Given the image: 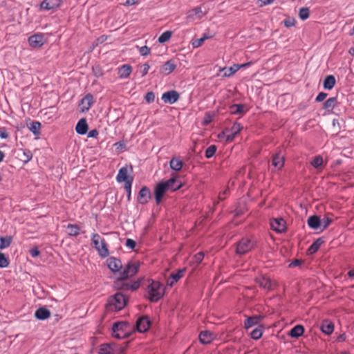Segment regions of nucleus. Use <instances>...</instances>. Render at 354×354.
Masks as SVG:
<instances>
[{"label":"nucleus","instance_id":"obj_5","mask_svg":"<svg viewBox=\"0 0 354 354\" xmlns=\"http://www.w3.org/2000/svg\"><path fill=\"white\" fill-rule=\"evenodd\" d=\"M257 246V240L251 237H243L236 243L235 252L239 256L244 255Z\"/></svg>","mask_w":354,"mask_h":354},{"label":"nucleus","instance_id":"obj_19","mask_svg":"<svg viewBox=\"0 0 354 354\" xmlns=\"http://www.w3.org/2000/svg\"><path fill=\"white\" fill-rule=\"evenodd\" d=\"M17 156L24 163H27L32 158V153L29 149H19L17 151Z\"/></svg>","mask_w":354,"mask_h":354},{"label":"nucleus","instance_id":"obj_38","mask_svg":"<svg viewBox=\"0 0 354 354\" xmlns=\"http://www.w3.org/2000/svg\"><path fill=\"white\" fill-rule=\"evenodd\" d=\"M169 165L171 169L178 171L182 169L183 163L179 158H173L170 160Z\"/></svg>","mask_w":354,"mask_h":354},{"label":"nucleus","instance_id":"obj_20","mask_svg":"<svg viewBox=\"0 0 354 354\" xmlns=\"http://www.w3.org/2000/svg\"><path fill=\"white\" fill-rule=\"evenodd\" d=\"M130 179H133L132 176L128 175V169L126 167H122L119 169L118 174L116 176V180L118 183L129 181Z\"/></svg>","mask_w":354,"mask_h":354},{"label":"nucleus","instance_id":"obj_10","mask_svg":"<svg viewBox=\"0 0 354 354\" xmlns=\"http://www.w3.org/2000/svg\"><path fill=\"white\" fill-rule=\"evenodd\" d=\"M270 224L271 229L279 233L285 232L286 229V221L282 218H272L270 220Z\"/></svg>","mask_w":354,"mask_h":354},{"label":"nucleus","instance_id":"obj_53","mask_svg":"<svg viewBox=\"0 0 354 354\" xmlns=\"http://www.w3.org/2000/svg\"><path fill=\"white\" fill-rule=\"evenodd\" d=\"M139 52L142 56H147L150 53V48L147 46H144L140 48Z\"/></svg>","mask_w":354,"mask_h":354},{"label":"nucleus","instance_id":"obj_59","mask_svg":"<svg viewBox=\"0 0 354 354\" xmlns=\"http://www.w3.org/2000/svg\"><path fill=\"white\" fill-rule=\"evenodd\" d=\"M327 97V93L321 92L316 97V102H322Z\"/></svg>","mask_w":354,"mask_h":354},{"label":"nucleus","instance_id":"obj_39","mask_svg":"<svg viewBox=\"0 0 354 354\" xmlns=\"http://www.w3.org/2000/svg\"><path fill=\"white\" fill-rule=\"evenodd\" d=\"M112 343L102 344L100 346L99 354H112Z\"/></svg>","mask_w":354,"mask_h":354},{"label":"nucleus","instance_id":"obj_49","mask_svg":"<svg viewBox=\"0 0 354 354\" xmlns=\"http://www.w3.org/2000/svg\"><path fill=\"white\" fill-rule=\"evenodd\" d=\"M92 71L94 74V75L96 77H100L103 75V70L102 67L100 65H95L92 67Z\"/></svg>","mask_w":354,"mask_h":354},{"label":"nucleus","instance_id":"obj_56","mask_svg":"<svg viewBox=\"0 0 354 354\" xmlns=\"http://www.w3.org/2000/svg\"><path fill=\"white\" fill-rule=\"evenodd\" d=\"M149 68H150V66L147 63H145L142 66V71H141L142 77H144L147 74V73L149 70Z\"/></svg>","mask_w":354,"mask_h":354},{"label":"nucleus","instance_id":"obj_22","mask_svg":"<svg viewBox=\"0 0 354 354\" xmlns=\"http://www.w3.org/2000/svg\"><path fill=\"white\" fill-rule=\"evenodd\" d=\"M88 129V126L86 118L80 119L75 127L76 132L80 135H84L86 133Z\"/></svg>","mask_w":354,"mask_h":354},{"label":"nucleus","instance_id":"obj_36","mask_svg":"<svg viewBox=\"0 0 354 354\" xmlns=\"http://www.w3.org/2000/svg\"><path fill=\"white\" fill-rule=\"evenodd\" d=\"M304 326L301 325H297L290 330L289 335L292 337L298 338L304 334Z\"/></svg>","mask_w":354,"mask_h":354},{"label":"nucleus","instance_id":"obj_32","mask_svg":"<svg viewBox=\"0 0 354 354\" xmlns=\"http://www.w3.org/2000/svg\"><path fill=\"white\" fill-rule=\"evenodd\" d=\"M336 80L333 75H327L323 83L324 88L327 90H331L335 85Z\"/></svg>","mask_w":354,"mask_h":354},{"label":"nucleus","instance_id":"obj_40","mask_svg":"<svg viewBox=\"0 0 354 354\" xmlns=\"http://www.w3.org/2000/svg\"><path fill=\"white\" fill-rule=\"evenodd\" d=\"M336 102H337L336 97H330L324 103V108L326 111H330L335 107Z\"/></svg>","mask_w":354,"mask_h":354},{"label":"nucleus","instance_id":"obj_55","mask_svg":"<svg viewBox=\"0 0 354 354\" xmlns=\"http://www.w3.org/2000/svg\"><path fill=\"white\" fill-rule=\"evenodd\" d=\"M29 252L31 257L33 258L37 257L40 254V251L38 250L37 247L31 248Z\"/></svg>","mask_w":354,"mask_h":354},{"label":"nucleus","instance_id":"obj_18","mask_svg":"<svg viewBox=\"0 0 354 354\" xmlns=\"http://www.w3.org/2000/svg\"><path fill=\"white\" fill-rule=\"evenodd\" d=\"M93 104V97L91 94L86 95L80 101L81 112H86Z\"/></svg>","mask_w":354,"mask_h":354},{"label":"nucleus","instance_id":"obj_28","mask_svg":"<svg viewBox=\"0 0 354 354\" xmlns=\"http://www.w3.org/2000/svg\"><path fill=\"white\" fill-rule=\"evenodd\" d=\"M261 319H262V317L258 316V315L249 317L245 320V322H244L245 328H249L254 326H256L261 322Z\"/></svg>","mask_w":354,"mask_h":354},{"label":"nucleus","instance_id":"obj_62","mask_svg":"<svg viewBox=\"0 0 354 354\" xmlns=\"http://www.w3.org/2000/svg\"><path fill=\"white\" fill-rule=\"evenodd\" d=\"M274 0H258L259 6L260 7L272 3Z\"/></svg>","mask_w":354,"mask_h":354},{"label":"nucleus","instance_id":"obj_51","mask_svg":"<svg viewBox=\"0 0 354 354\" xmlns=\"http://www.w3.org/2000/svg\"><path fill=\"white\" fill-rule=\"evenodd\" d=\"M145 100L148 103H151L155 100V94L152 91L147 92L145 96Z\"/></svg>","mask_w":354,"mask_h":354},{"label":"nucleus","instance_id":"obj_15","mask_svg":"<svg viewBox=\"0 0 354 354\" xmlns=\"http://www.w3.org/2000/svg\"><path fill=\"white\" fill-rule=\"evenodd\" d=\"M230 111L233 115H243L248 111V108L245 104H234L230 106Z\"/></svg>","mask_w":354,"mask_h":354},{"label":"nucleus","instance_id":"obj_17","mask_svg":"<svg viewBox=\"0 0 354 354\" xmlns=\"http://www.w3.org/2000/svg\"><path fill=\"white\" fill-rule=\"evenodd\" d=\"M62 0H44L40 3V8L46 10H53L60 6Z\"/></svg>","mask_w":354,"mask_h":354},{"label":"nucleus","instance_id":"obj_34","mask_svg":"<svg viewBox=\"0 0 354 354\" xmlns=\"http://www.w3.org/2000/svg\"><path fill=\"white\" fill-rule=\"evenodd\" d=\"M242 129L243 126L241 125V124L239 122H234L231 129H225V131H223L222 133L219 134L218 137L221 138L225 133V132L229 131L233 133L234 135H237L241 131Z\"/></svg>","mask_w":354,"mask_h":354},{"label":"nucleus","instance_id":"obj_47","mask_svg":"<svg viewBox=\"0 0 354 354\" xmlns=\"http://www.w3.org/2000/svg\"><path fill=\"white\" fill-rule=\"evenodd\" d=\"M262 334V329L261 328H256L250 333V337L254 339H259L261 337Z\"/></svg>","mask_w":354,"mask_h":354},{"label":"nucleus","instance_id":"obj_30","mask_svg":"<svg viewBox=\"0 0 354 354\" xmlns=\"http://www.w3.org/2000/svg\"><path fill=\"white\" fill-rule=\"evenodd\" d=\"M132 71V68L129 64H124L118 68V75L120 78H127Z\"/></svg>","mask_w":354,"mask_h":354},{"label":"nucleus","instance_id":"obj_8","mask_svg":"<svg viewBox=\"0 0 354 354\" xmlns=\"http://www.w3.org/2000/svg\"><path fill=\"white\" fill-rule=\"evenodd\" d=\"M29 45L34 48L41 47L44 42V35L42 33H37L28 37Z\"/></svg>","mask_w":354,"mask_h":354},{"label":"nucleus","instance_id":"obj_24","mask_svg":"<svg viewBox=\"0 0 354 354\" xmlns=\"http://www.w3.org/2000/svg\"><path fill=\"white\" fill-rule=\"evenodd\" d=\"M320 329L324 333L330 335L334 330V324L330 320L325 319L322 321Z\"/></svg>","mask_w":354,"mask_h":354},{"label":"nucleus","instance_id":"obj_7","mask_svg":"<svg viewBox=\"0 0 354 354\" xmlns=\"http://www.w3.org/2000/svg\"><path fill=\"white\" fill-rule=\"evenodd\" d=\"M91 241L94 245V248L98 252V254L101 257L104 258L109 256V252L106 246L105 240L101 238V236L98 234H92Z\"/></svg>","mask_w":354,"mask_h":354},{"label":"nucleus","instance_id":"obj_58","mask_svg":"<svg viewBox=\"0 0 354 354\" xmlns=\"http://www.w3.org/2000/svg\"><path fill=\"white\" fill-rule=\"evenodd\" d=\"M9 265V260L6 257V256L1 253V268L8 267Z\"/></svg>","mask_w":354,"mask_h":354},{"label":"nucleus","instance_id":"obj_43","mask_svg":"<svg viewBox=\"0 0 354 354\" xmlns=\"http://www.w3.org/2000/svg\"><path fill=\"white\" fill-rule=\"evenodd\" d=\"M172 32L170 30H167L164 32L159 37H158V42L160 43H165L171 37Z\"/></svg>","mask_w":354,"mask_h":354},{"label":"nucleus","instance_id":"obj_52","mask_svg":"<svg viewBox=\"0 0 354 354\" xmlns=\"http://www.w3.org/2000/svg\"><path fill=\"white\" fill-rule=\"evenodd\" d=\"M321 226L323 227V229H326L332 223V219L325 216L321 220Z\"/></svg>","mask_w":354,"mask_h":354},{"label":"nucleus","instance_id":"obj_48","mask_svg":"<svg viewBox=\"0 0 354 354\" xmlns=\"http://www.w3.org/2000/svg\"><path fill=\"white\" fill-rule=\"evenodd\" d=\"M12 241V236L1 237V249L8 247Z\"/></svg>","mask_w":354,"mask_h":354},{"label":"nucleus","instance_id":"obj_2","mask_svg":"<svg viewBox=\"0 0 354 354\" xmlns=\"http://www.w3.org/2000/svg\"><path fill=\"white\" fill-rule=\"evenodd\" d=\"M183 186L181 182L178 180V176H174L170 179L160 182L156 185L154 189V196L156 204L162 202L165 194L167 191L174 192L180 189Z\"/></svg>","mask_w":354,"mask_h":354},{"label":"nucleus","instance_id":"obj_33","mask_svg":"<svg viewBox=\"0 0 354 354\" xmlns=\"http://www.w3.org/2000/svg\"><path fill=\"white\" fill-rule=\"evenodd\" d=\"M67 234L70 236H77L80 233V227L76 224H68L66 225Z\"/></svg>","mask_w":354,"mask_h":354},{"label":"nucleus","instance_id":"obj_50","mask_svg":"<svg viewBox=\"0 0 354 354\" xmlns=\"http://www.w3.org/2000/svg\"><path fill=\"white\" fill-rule=\"evenodd\" d=\"M204 258V254L203 252H199L198 253H196L194 257H193V261L194 263H196V265H198L199 263H201L203 261Z\"/></svg>","mask_w":354,"mask_h":354},{"label":"nucleus","instance_id":"obj_13","mask_svg":"<svg viewBox=\"0 0 354 354\" xmlns=\"http://www.w3.org/2000/svg\"><path fill=\"white\" fill-rule=\"evenodd\" d=\"M108 268L113 272H119L122 268V264L119 259L111 257L106 260Z\"/></svg>","mask_w":354,"mask_h":354},{"label":"nucleus","instance_id":"obj_26","mask_svg":"<svg viewBox=\"0 0 354 354\" xmlns=\"http://www.w3.org/2000/svg\"><path fill=\"white\" fill-rule=\"evenodd\" d=\"M176 68V65L174 62L171 59L166 62L161 68V73L164 75H169L172 73L175 68Z\"/></svg>","mask_w":354,"mask_h":354},{"label":"nucleus","instance_id":"obj_3","mask_svg":"<svg viewBox=\"0 0 354 354\" xmlns=\"http://www.w3.org/2000/svg\"><path fill=\"white\" fill-rule=\"evenodd\" d=\"M128 297L121 292H117L110 297L106 304L107 311H119L127 305Z\"/></svg>","mask_w":354,"mask_h":354},{"label":"nucleus","instance_id":"obj_27","mask_svg":"<svg viewBox=\"0 0 354 354\" xmlns=\"http://www.w3.org/2000/svg\"><path fill=\"white\" fill-rule=\"evenodd\" d=\"M213 339V334L208 330L201 331L199 334V341L203 344H209Z\"/></svg>","mask_w":354,"mask_h":354},{"label":"nucleus","instance_id":"obj_46","mask_svg":"<svg viewBox=\"0 0 354 354\" xmlns=\"http://www.w3.org/2000/svg\"><path fill=\"white\" fill-rule=\"evenodd\" d=\"M133 180V179H130L129 181L126 182V183H124V189L127 192V197L128 201H129L131 200V185H132Z\"/></svg>","mask_w":354,"mask_h":354},{"label":"nucleus","instance_id":"obj_25","mask_svg":"<svg viewBox=\"0 0 354 354\" xmlns=\"http://www.w3.org/2000/svg\"><path fill=\"white\" fill-rule=\"evenodd\" d=\"M28 129L38 138L41 134V123L38 121H32L27 124Z\"/></svg>","mask_w":354,"mask_h":354},{"label":"nucleus","instance_id":"obj_6","mask_svg":"<svg viewBox=\"0 0 354 354\" xmlns=\"http://www.w3.org/2000/svg\"><path fill=\"white\" fill-rule=\"evenodd\" d=\"M130 324L127 322H117L113 324L112 335L118 339H125L130 335Z\"/></svg>","mask_w":354,"mask_h":354},{"label":"nucleus","instance_id":"obj_54","mask_svg":"<svg viewBox=\"0 0 354 354\" xmlns=\"http://www.w3.org/2000/svg\"><path fill=\"white\" fill-rule=\"evenodd\" d=\"M136 245V242L131 239H127L126 241V246L130 249H134Z\"/></svg>","mask_w":354,"mask_h":354},{"label":"nucleus","instance_id":"obj_1","mask_svg":"<svg viewBox=\"0 0 354 354\" xmlns=\"http://www.w3.org/2000/svg\"><path fill=\"white\" fill-rule=\"evenodd\" d=\"M139 268L138 263H128L124 266L123 270L120 272V276L114 281V287L120 290H136L140 286V281H134L131 283L125 281L129 277L135 275Z\"/></svg>","mask_w":354,"mask_h":354},{"label":"nucleus","instance_id":"obj_35","mask_svg":"<svg viewBox=\"0 0 354 354\" xmlns=\"http://www.w3.org/2000/svg\"><path fill=\"white\" fill-rule=\"evenodd\" d=\"M239 70V66L237 64H234L233 66L229 68H221L219 71H223L224 73L222 75L223 77H230L234 75L237 71Z\"/></svg>","mask_w":354,"mask_h":354},{"label":"nucleus","instance_id":"obj_41","mask_svg":"<svg viewBox=\"0 0 354 354\" xmlns=\"http://www.w3.org/2000/svg\"><path fill=\"white\" fill-rule=\"evenodd\" d=\"M299 16L301 20L307 19L310 16V10L307 7H303L299 9Z\"/></svg>","mask_w":354,"mask_h":354},{"label":"nucleus","instance_id":"obj_44","mask_svg":"<svg viewBox=\"0 0 354 354\" xmlns=\"http://www.w3.org/2000/svg\"><path fill=\"white\" fill-rule=\"evenodd\" d=\"M217 149V147L214 145H210L207 149L205 150V156L207 158H212L216 153Z\"/></svg>","mask_w":354,"mask_h":354},{"label":"nucleus","instance_id":"obj_21","mask_svg":"<svg viewBox=\"0 0 354 354\" xmlns=\"http://www.w3.org/2000/svg\"><path fill=\"white\" fill-rule=\"evenodd\" d=\"M203 16V14L201 8L200 7H196L188 12L187 18L188 20L194 21L196 19H201Z\"/></svg>","mask_w":354,"mask_h":354},{"label":"nucleus","instance_id":"obj_42","mask_svg":"<svg viewBox=\"0 0 354 354\" xmlns=\"http://www.w3.org/2000/svg\"><path fill=\"white\" fill-rule=\"evenodd\" d=\"M186 271V268L179 269L176 273H171L170 277L174 281H178L183 276V274Z\"/></svg>","mask_w":354,"mask_h":354},{"label":"nucleus","instance_id":"obj_29","mask_svg":"<svg viewBox=\"0 0 354 354\" xmlns=\"http://www.w3.org/2000/svg\"><path fill=\"white\" fill-rule=\"evenodd\" d=\"M307 223L310 228L317 230L321 226L322 221L318 216L314 215L308 218Z\"/></svg>","mask_w":354,"mask_h":354},{"label":"nucleus","instance_id":"obj_61","mask_svg":"<svg viewBox=\"0 0 354 354\" xmlns=\"http://www.w3.org/2000/svg\"><path fill=\"white\" fill-rule=\"evenodd\" d=\"M205 40V38H200V39L195 40L192 44H193L194 47L197 48V47H199L200 46H201V44L203 43V41Z\"/></svg>","mask_w":354,"mask_h":354},{"label":"nucleus","instance_id":"obj_11","mask_svg":"<svg viewBox=\"0 0 354 354\" xmlns=\"http://www.w3.org/2000/svg\"><path fill=\"white\" fill-rule=\"evenodd\" d=\"M179 97V93L176 91L172 90L164 93L161 98L165 103L172 104L177 102Z\"/></svg>","mask_w":354,"mask_h":354},{"label":"nucleus","instance_id":"obj_23","mask_svg":"<svg viewBox=\"0 0 354 354\" xmlns=\"http://www.w3.org/2000/svg\"><path fill=\"white\" fill-rule=\"evenodd\" d=\"M35 317L39 320H45L50 317V312L46 308L41 307L35 311Z\"/></svg>","mask_w":354,"mask_h":354},{"label":"nucleus","instance_id":"obj_31","mask_svg":"<svg viewBox=\"0 0 354 354\" xmlns=\"http://www.w3.org/2000/svg\"><path fill=\"white\" fill-rule=\"evenodd\" d=\"M324 243V240L322 237H319L316 239L312 245L308 248V252L309 254H314L319 249L322 244Z\"/></svg>","mask_w":354,"mask_h":354},{"label":"nucleus","instance_id":"obj_64","mask_svg":"<svg viewBox=\"0 0 354 354\" xmlns=\"http://www.w3.org/2000/svg\"><path fill=\"white\" fill-rule=\"evenodd\" d=\"M236 135H234V133L231 132L230 134H227L226 136L225 140L227 142H232L234 140V138L236 137Z\"/></svg>","mask_w":354,"mask_h":354},{"label":"nucleus","instance_id":"obj_12","mask_svg":"<svg viewBox=\"0 0 354 354\" xmlns=\"http://www.w3.org/2000/svg\"><path fill=\"white\" fill-rule=\"evenodd\" d=\"M136 326L138 332L145 333L149 328L150 321L147 317L142 316L137 319Z\"/></svg>","mask_w":354,"mask_h":354},{"label":"nucleus","instance_id":"obj_45","mask_svg":"<svg viewBox=\"0 0 354 354\" xmlns=\"http://www.w3.org/2000/svg\"><path fill=\"white\" fill-rule=\"evenodd\" d=\"M323 164V158L321 156H315L311 162V165L316 169H319Z\"/></svg>","mask_w":354,"mask_h":354},{"label":"nucleus","instance_id":"obj_16","mask_svg":"<svg viewBox=\"0 0 354 354\" xmlns=\"http://www.w3.org/2000/svg\"><path fill=\"white\" fill-rule=\"evenodd\" d=\"M284 160V156L282 154L281 150H279L273 155L272 165L278 169H281L283 167Z\"/></svg>","mask_w":354,"mask_h":354},{"label":"nucleus","instance_id":"obj_4","mask_svg":"<svg viewBox=\"0 0 354 354\" xmlns=\"http://www.w3.org/2000/svg\"><path fill=\"white\" fill-rule=\"evenodd\" d=\"M147 286L148 299L151 302H157L165 294V288L159 281L151 280Z\"/></svg>","mask_w":354,"mask_h":354},{"label":"nucleus","instance_id":"obj_60","mask_svg":"<svg viewBox=\"0 0 354 354\" xmlns=\"http://www.w3.org/2000/svg\"><path fill=\"white\" fill-rule=\"evenodd\" d=\"M302 263V261L300 259H295L290 264L289 267L294 268L300 266Z\"/></svg>","mask_w":354,"mask_h":354},{"label":"nucleus","instance_id":"obj_37","mask_svg":"<svg viewBox=\"0 0 354 354\" xmlns=\"http://www.w3.org/2000/svg\"><path fill=\"white\" fill-rule=\"evenodd\" d=\"M127 345V342H125L124 346L112 343V354H124Z\"/></svg>","mask_w":354,"mask_h":354},{"label":"nucleus","instance_id":"obj_63","mask_svg":"<svg viewBox=\"0 0 354 354\" xmlns=\"http://www.w3.org/2000/svg\"><path fill=\"white\" fill-rule=\"evenodd\" d=\"M98 135V131L97 129H93L90 131L88 133V138H96Z\"/></svg>","mask_w":354,"mask_h":354},{"label":"nucleus","instance_id":"obj_57","mask_svg":"<svg viewBox=\"0 0 354 354\" xmlns=\"http://www.w3.org/2000/svg\"><path fill=\"white\" fill-rule=\"evenodd\" d=\"M295 20L294 19H287L284 20V25L286 27H292L295 26Z\"/></svg>","mask_w":354,"mask_h":354},{"label":"nucleus","instance_id":"obj_14","mask_svg":"<svg viewBox=\"0 0 354 354\" xmlns=\"http://www.w3.org/2000/svg\"><path fill=\"white\" fill-rule=\"evenodd\" d=\"M254 281L261 288L267 290H270L272 289V281L265 275H260L256 277Z\"/></svg>","mask_w":354,"mask_h":354},{"label":"nucleus","instance_id":"obj_9","mask_svg":"<svg viewBox=\"0 0 354 354\" xmlns=\"http://www.w3.org/2000/svg\"><path fill=\"white\" fill-rule=\"evenodd\" d=\"M151 198V194L150 189L147 186H143L138 195L137 201L141 205H145L148 203Z\"/></svg>","mask_w":354,"mask_h":354}]
</instances>
